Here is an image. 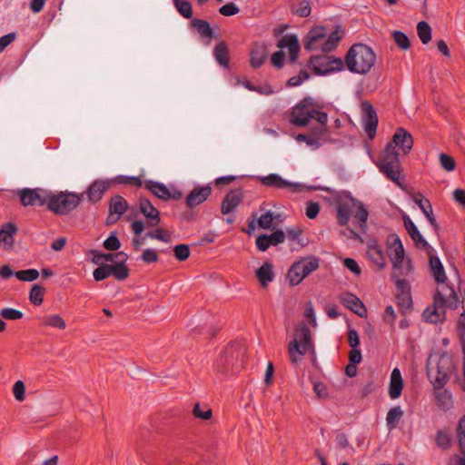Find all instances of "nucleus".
Segmentation results:
<instances>
[{
	"mask_svg": "<svg viewBox=\"0 0 465 465\" xmlns=\"http://www.w3.org/2000/svg\"><path fill=\"white\" fill-rule=\"evenodd\" d=\"M412 146L413 138L411 133L399 127L396 129L391 142L385 146L377 163L379 171L401 190H405L406 186L401 179L402 168L396 147L401 151L402 154H408Z\"/></svg>",
	"mask_w": 465,
	"mask_h": 465,
	"instance_id": "f257e3e1",
	"label": "nucleus"
},
{
	"mask_svg": "<svg viewBox=\"0 0 465 465\" xmlns=\"http://www.w3.org/2000/svg\"><path fill=\"white\" fill-rule=\"evenodd\" d=\"M316 107L317 105L312 97H304L292 108L290 123L294 126L304 127L309 124L312 119H316L319 123L316 134H328V114L317 110Z\"/></svg>",
	"mask_w": 465,
	"mask_h": 465,
	"instance_id": "f03ea898",
	"label": "nucleus"
},
{
	"mask_svg": "<svg viewBox=\"0 0 465 465\" xmlns=\"http://www.w3.org/2000/svg\"><path fill=\"white\" fill-rule=\"evenodd\" d=\"M376 54L365 44H354L347 52L344 63L347 69L354 74H366L374 65Z\"/></svg>",
	"mask_w": 465,
	"mask_h": 465,
	"instance_id": "7ed1b4c3",
	"label": "nucleus"
},
{
	"mask_svg": "<svg viewBox=\"0 0 465 465\" xmlns=\"http://www.w3.org/2000/svg\"><path fill=\"white\" fill-rule=\"evenodd\" d=\"M84 194L70 192L53 193L50 192L47 210L56 215H66L77 208Z\"/></svg>",
	"mask_w": 465,
	"mask_h": 465,
	"instance_id": "20e7f679",
	"label": "nucleus"
},
{
	"mask_svg": "<svg viewBox=\"0 0 465 465\" xmlns=\"http://www.w3.org/2000/svg\"><path fill=\"white\" fill-rule=\"evenodd\" d=\"M245 348L239 343H232L221 353V358L217 362V368L220 372L227 373L239 371L243 367L245 359Z\"/></svg>",
	"mask_w": 465,
	"mask_h": 465,
	"instance_id": "39448f33",
	"label": "nucleus"
},
{
	"mask_svg": "<svg viewBox=\"0 0 465 465\" xmlns=\"http://www.w3.org/2000/svg\"><path fill=\"white\" fill-rule=\"evenodd\" d=\"M455 365L452 357L444 352L442 353L435 367H427V375L433 384L434 390H440L444 387L450 379V375L454 371Z\"/></svg>",
	"mask_w": 465,
	"mask_h": 465,
	"instance_id": "423d86ee",
	"label": "nucleus"
},
{
	"mask_svg": "<svg viewBox=\"0 0 465 465\" xmlns=\"http://www.w3.org/2000/svg\"><path fill=\"white\" fill-rule=\"evenodd\" d=\"M294 335V340L289 344V356L291 362L296 364L299 361V355L303 356L313 351V343L311 330L305 323H302L296 329Z\"/></svg>",
	"mask_w": 465,
	"mask_h": 465,
	"instance_id": "0eeeda50",
	"label": "nucleus"
},
{
	"mask_svg": "<svg viewBox=\"0 0 465 465\" xmlns=\"http://www.w3.org/2000/svg\"><path fill=\"white\" fill-rule=\"evenodd\" d=\"M319 267V259L314 256L302 258L295 262L288 271L287 278L292 286H296L302 280L316 271Z\"/></svg>",
	"mask_w": 465,
	"mask_h": 465,
	"instance_id": "6e6552de",
	"label": "nucleus"
},
{
	"mask_svg": "<svg viewBox=\"0 0 465 465\" xmlns=\"http://www.w3.org/2000/svg\"><path fill=\"white\" fill-rule=\"evenodd\" d=\"M388 253L392 262V278H398L402 272V263L404 261L405 251L400 237L395 234H390L386 241Z\"/></svg>",
	"mask_w": 465,
	"mask_h": 465,
	"instance_id": "1a4fd4ad",
	"label": "nucleus"
},
{
	"mask_svg": "<svg viewBox=\"0 0 465 465\" xmlns=\"http://www.w3.org/2000/svg\"><path fill=\"white\" fill-rule=\"evenodd\" d=\"M310 66L315 74L326 75L328 74L342 70L343 62L340 58L321 54L311 57Z\"/></svg>",
	"mask_w": 465,
	"mask_h": 465,
	"instance_id": "9d476101",
	"label": "nucleus"
},
{
	"mask_svg": "<svg viewBox=\"0 0 465 465\" xmlns=\"http://www.w3.org/2000/svg\"><path fill=\"white\" fill-rule=\"evenodd\" d=\"M21 204L26 206H44L48 205L50 192L43 188H24L16 193Z\"/></svg>",
	"mask_w": 465,
	"mask_h": 465,
	"instance_id": "9b49d317",
	"label": "nucleus"
},
{
	"mask_svg": "<svg viewBox=\"0 0 465 465\" xmlns=\"http://www.w3.org/2000/svg\"><path fill=\"white\" fill-rule=\"evenodd\" d=\"M258 180L264 186L274 189H287L292 193H302L305 189L303 184L285 180L278 173H270L266 176H259Z\"/></svg>",
	"mask_w": 465,
	"mask_h": 465,
	"instance_id": "f8f14e48",
	"label": "nucleus"
},
{
	"mask_svg": "<svg viewBox=\"0 0 465 465\" xmlns=\"http://www.w3.org/2000/svg\"><path fill=\"white\" fill-rule=\"evenodd\" d=\"M395 279L396 285V303L402 314H408L412 310V298L411 293V285L405 279Z\"/></svg>",
	"mask_w": 465,
	"mask_h": 465,
	"instance_id": "ddd939ff",
	"label": "nucleus"
},
{
	"mask_svg": "<svg viewBox=\"0 0 465 465\" xmlns=\"http://www.w3.org/2000/svg\"><path fill=\"white\" fill-rule=\"evenodd\" d=\"M444 295L440 292H436L432 307H428L423 311L422 317L425 322L438 323L445 318Z\"/></svg>",
	"mask_w": 465,
	"mask_h": 465,
	"instance_id": "4468645a",
	"label": "nucleus"
},
{
	"mask_svg": "<svg viewBox=\"0 0 465 465\" xmlns=\"http://www.w3.org/2000/svg\"><path fill=\"white\" fill-rule=\"evenodd\" d=\"M112 184L113 181L110 179H97L88 186L85 192L80 194H84V197L86 196L88 202L97 203L102 200L104 193Z\"/></svg>",
	"mask_w": 465,
	"mask_h": 465,
	"instance_id": "2eb2a0df",
	"label": "nucleus"
},
{
	"mask_svg": "<svg viewBox=\"0 0 465 465\" xmlns=\"http://www.w3.org/2000/svg\"><path fill=\"white\" fill-rule=\"evenodd\" d=\"M340 302L360 317L367 316V309L363 302L351 292H341L338 295Z\"/></svg>",
	"mask_w": 465,
	"mask_h": 465,
	"instance_id": "dca6fc26",
	"label": "nucleus"
},
{
	"mask_svg": "<svg viewBox=\"0 0 465 465\" xmlns=\"http://www.w3.org/2000/svg\"><path fill=\"white\" fill-rule=\"evenodd\" d=\"M362 110L365 114L364 130L370 139H373L376 134L378 125V116L373 106L369 102L361 104Z\"/></svg>",
	"mask_w": 465,
	"mask_h": 465,
	"instance_id": "f3484780",
	"label": "nucleus"
},
{
	"mask_svg": "<svg viewBox=\"0 0 465 465\" xmlns=\"http://www.w3.org/2000/svg\"><path fill=\"white\" fill-rule=\"evenodd\" d=\"M349 199L352 203V206L356 208V211L353 214V224L361 233H365L367 230L369 211L361 202L354 199L351 196H350Z\"/></svg>",
	"mask_w": 465,
	"mask_h": 465,
	"instance_id": "a211bd4d",
	"label": "nucleus"
},
{
	"mask_svg": "<svg viewBox=\"0 0 465 465\" xmlns=\"http://www.w3.org/2000/svg\"><path fill=\"white\" fill-rule=\"evenodd\" d=\"M243 199V193L241 188L231 190L223 198L221 205V213L223 215L234 211Z\"/></svg>",
	"mask_w": 465,
	"mask_h": 465,
	"instance_id": "6ab92c4d",
	"label": "nucleus"
},
{
	"mask_svg": "<svg viewBox=\"0 0 465 465\" xmlns=\"http://www.w3.org/2000/svg\"><path fill=\"white\" fill-rule=\"evenodd\" d=\"M277 46L280 49L287 48L289 50V60L291 64H293L298 59L300 53V44L297 35H285L277 43Z\"/></svg>",
	"mask_w": 465,
	"mask_h": 465,
	"instance_id": "aec40b11",
	"label": "nucleus"
},
{
	"mask_svg": "<svg viewBox=\"0 0 465 465\" xmlns=\"http://www.w3.org/2000/svg\"><path fill=\"white\" fill-rule=\"evenodd\" d=\"M212 193L210 185L196 186L187 195L185 203L189 208H194L205 202Z\"/></svg>",
	"mask_w": 465,
	"mask_h": 465,
	"instance_id": "412c9836",
	"label": "nucleus"
},
{
	"mask_svg": "<svg viewBox=\"0 0 465 465\" xmlns=\"http://www.w3.org/2000/svg\"><path fill=\"white\" fill-rule=\"evenodd\" d=\"M139 210L147 219L149 226L154 227L160 223V213L147 198L139 199Z\"/></svg>",
	"mask_w": 465,
	"mask_h": 465,
	"instance_id": "4be33fe9",
	"label": "nucleus"
},
{
	"mask_svg": "<svg viewBox=\"0 0 465 465\" xmlns=\"http://www.w3.org/2000/svg\"><path fill=\"white\" fill-rule=\"evenodd\" d=\"M351 195L348 194L347 200L339 199L336 203L337 210V223L340 226H345L348 224L350 218L351 216V208L352 203L350 201L349 197Z\"/></svg>",
	"mask_w": 465,
	"mask_h": 465,
	"instance_id": "5701e85b",
	"label": "nucleus"
},
{
	"mask_svg": "<svg viewBox=\"0 0 465 465\" xmlns=\"http://www.w3.org/2000/svg\"><path fill=\"white\" fill-rule=\"evenodd\" d=\"M17 226L13 223H6L0 228V243H4L5 249L10 250L14 245V236L17 232Z\"/></svg>",
	"mask_w": 465,
	"mask_h": 465,
	"instance_id": "b1692460",
	"label": "nucleus"
},
{
	"mask_svg": "<svg viewBox=\"0 0 465 465\" xmlns=\"http://www.w3.org/2000/svg\"><path fill=\"white\" fill-rule=\"evenodd\" d=\"M403 389V379L398 368L392 370L389 385V396L394 400L401 396Z\"/></svg>",
	"mask_w": 465,
	"mask_h": 465,
	"instance_id": "393cba45",
	"label": "nucleus"
},
{
	"mask_svg": "<svg viewBox=\"0 0 465 465\" xmlns=\"http://www.w3.org/2000/svg\"><path fill=\"white\" fill-rule=\"evenodd\" d=\"M367 255L369 259L379 268L383 269L386 265V258L381 246L374 240L368 245Z\"/></svg>",
	"mask_w": 465,
	"mask_h": 465,
	"instance_id": "a878e982",
	"label": "nucleus"
},
{
	"mask_svg": "<svg viewBox=\"0 0 465 465\" xmlns=\"http://www.w3.org/2000/svg\"><path fill=\"white\" fill-rule=\"evenodd\" d=\"M215 61L223 68H229L230 55L228 45L225 42L220 41L215 45L213 51Z\"/></svg>",
	"mask_w": 465,
	"mask_h": 465,
	"instance_id": "bb28decb",
	"label": "nucleus"
},
{
	"mask_svg": "<svg viewBox=\"0 0 465 465\" xmlns=\"http://www.w3.org/2000/svg\"><path fill=\"white\" fill-rule=\"evenodd\" d=\"M268 55L267 47L264 44H256L250 54V63L253 68L262 65Z\"/></svg>",
	"mask_w": 465,
	"mask_h": 465,
	"instance_id": "cd10ccee",
	"label": "nucleus"
},
{
	"mask_svg": "<svg viewBox=\"0 0 465 465\" xmlns=\"http://www.w3.org/2000/svg\"><path fill=\"white\" fill-rule=\"evenodd\" d=\"M429 266L430 274L435 282L438 283H444L447 277L440 258L438 256H430Z\"/></svg>",
	"mask_w": 465,
	"mask_h": 465,
	"instance_id": "c85d7f7f",
	"label": "nucleus"
},
{
	"mask_svg": "<svg viewBox=\"0 0 465 465\" xmlns=\"http://www.w3.org/2000/svg\"><path fill=\"white\" fill-rule=\"evenodd\" d=\"M327 35L326 28L324 26H317L312 28L307 35V39L304 44V48L308 51L314 49L315 45L325 39Z\"/></svg>",
	"mask_w": 465,
	"mask_h": 465,
	"instance_id": "c756f323",
	"label": "nucleus"
},
{
	"mask_svg": "<svg viewBox=\"0 0 465 465\" xmlns=\"http://www.w3.org/2000/svg\"><path fill=\"white\" fill-rule=\"evenodd\" d=\"M91 253L93 254V262L97 265H105V262H115L118 259H123L125 257V252H118L116 253H104L97 250H92Z\"/></svg>",
	"mask_w": 465,
	"mask_h": 465,
	"instance_id": "7c9ffc66",
	"label": "nucleus"
},
{
	"mask_svg": "<svg viewBox=\"0 0 465 465\" xmlns=\"http://www.w3.org/2000/svg\"><path fill=\"white\" fill-rule=\"evenodd\" d=\"M144 187L159 199L170 200V190L163 183L149 180L145 182Z\"/></svg>",
	"mask_w": 465,
	"mask_h": 465,
	"instance_id": "2f4dec72",
	"label": "nucleus"
},
{
	"mask_svg": "<svg viewBox=\"0 0 465 465\" xmlns=\"http://www.w3.org/2000/svg\"><path fill=\"white\" fill-rule=\"evenodd\" d=\"M342 29L340 25H337L335 30L332 31L327 37V39L324 40V42L322 44V50L324 53H329L334 50L338 45L339 42L341 39L342 35Z\"/></svg>",
	"mask_w": 465,
	"mask_h": 465,
	"instance_id": "473e14b6",
	"label": "nucleus"
},
{
	"mask_svg": "<svg viewBox=\"0 0 465 465\" xmlns=\"http://www.w3.org/2000/svg\"><path fill=\"white\" fill-rule=\"evenodd\" d=\"M127 254L123 259H118L114 264H111L112 275L118 281H124L129 276V269L125 262L127 261Z\"/></svg>",
	"mask_w": 465,
	"mask_h": 465,
	"instance_id": "72a5a7b5",
	"label": "nucleus"
},
{
	"mask_svg": "<svg viewBox=\"0 0 465 465\" xmlns=\"http://www.w3.org/2000/svg\"><path fill=\"white\" fill-rule=\"evenodd\" d=\"M317 127L312 128L311 134H300L297 135L296 140L298 142H304L308 145L314 148H319L322 142L325 140L324 137L327 134H317Z\"/></svg>",
	"mask_w": 465,
	"mask_h": 465,
	"instance_id": "f704fd0d",
	"label": "nucleus"
},
{
	"mask_svg": "<svg viewBox=\"0 0 465 465\" xmlns=\"http://www.w3.org/2000/svg\"><path fill=\"white\" fill-rule=\"evenodd\" d=\"M256 277L258 278L261 285L266 287L269 282L274 279V273L272 271V264L266 262L257 271Z\"/></svg>",
	"mask_w": 465,
	"mask_h": 465,
	"instance_id": "c9c22d12",
	"label": "nucleus"
},
{
	"mask_svg": "<svg viewBox=\"0 0 465 465\" xmlns=\"http://www.w3.org/2000/svg\"><path fill=\"white\" fill-rule=\"evenodd\" d=\"M128 203L121 195L116 194L111 198L109 203V213H115L118 217L121 216L127 211Z\"/></svg>",
	"mask_w": 465,
	"mask_h": 465,
	"instance_id": "e433bc0d",
	"label": "nucleus"
},
{
	"mask_svg": "<svg viewBox=\"0 0 465 465\" xmlns=\"http://www.w3.org/2000/svg\"><path fill=\"white\" fill-rule=\"evenodd\" d=\"M457 440L461 453L460 464L465 465V414L460 419L457 425Z\"/></svg>",
	"mask_w": 465,
	"mask_h": 465,
	"instance_id": "4c0bfd02",
	"label": "nucleus"
},
{
	"mask_svg": "<svg viewBox=\"0 0 465 465\" xmlns=\"http://www.w3.org/2000/svg\"><path fill=\"white\" fill-rule=\"evenodd\" d=\"M191 26L197 30L202 37L212 39L214 36L212 27L206 20L194 18L191 21Z\"/></svg>",
	"mask_w": 465,
	"mask_h": 465,
	"instance_id": "58836bf2",
	"label": "nucleus"
},
{
	"mask_svg": "<svg viewBox=\"0 0 465 465\" xmlns=\"http://www.w3.org/2000/svg\"><path fill=\"white\" fill-rule=\"evenodd\" d=\"M437 292H440V290H438ZM440 292L445 294L444 295V299H445L444 307L447 306L451 310H455L458 308L460 300L452 287L442 286Z\"/></svg>",
	"mask_w": 465,
	"mask_h": 465,
	"instance_id": "ea45409f",
	"label": "nucleus"
},
{
	"mask_svg": "<svg viewBox=\"0 0 465 465\" xmlns=\"http://www.w3.org/2000/svg\"><path fill=\"white\" fill-rule=\"evenodd\" d=\"M279 217V214L272 212L271 210L266 211L257 219V224L260 228L264 230L275 229V220Z\"/></svg>",
	"mask_w": 465,
	"mask_h": 465,
	"instance_id": "a19ab883",
	"label": "nucleus"
},
{
	"mask_svg": "<svg viewBox=\"0 0 465 465\" xmlns=\"http://www.w3.org/2000/svg\"><path fill=\"white\" fill-rule=\"evenodd\" d=\"M403 414L404 412L400 406H395L388 411L386 416V425L390 431L398 426V423L403 417Z\"/></svg>",
	"mask_w": 465,
	"mask_h": 465,
	"instance_id": "79ce46f5",
	"label": "nucleus"
},
{
	"mask_svg": "<svg viewBox=\"0 0 465 465\" xmlns=\"http://www.w3.org/2000/svg\"><path fill=\"white\" fill-rule=\"evenodd\" d=\"M435 401L438 407L442 410H449L452 405L451 393L448 390H435Z\"/></svg>",
	"mask_w": 465,
	"mask_h": 465,
	"instance_id": "37998d69",
	"label": "nucleus"
},
{
	"mask_svg": "<svg viewBox=\"0 0 465 465\" xmlns=\"http://www.w3.org/2000/svg\"><path fill=\"white\" fill-rule=\"evenodd\" d=\"M412 201L420 207L424 215L431 214L432 206L428 199H425L421 193L411 194Z\"/></svg>",
	"mask_w": 465,
	"mask_h": 465,
	"instance_id": "c03bdc74",
	"label": "nucleus"
},
{
	"mask_svg": "<svg viewBox=\"0 0 465 465\" xmlns=\"http://www.w3.org/2000/svg\"><path fill=\"white\" fill-rule=\"evenodd\" d=\"M431 27L426 21H420L417 24V34L423 45H427L431 40Z\"/></svg>",
	"mask_w": 465,
	"mask_h": 465,
	"instance_id": "a18cd8bd",
	"label": "nucleus"
},
{
	"mask_svg": "<svg viewBox=\"0 0 465 465\" xmlns=\"http://www.w3.org/2000/svg\"><path fill=\"white\" fill-rule=\"evenodd\" d=\"M45 293V288L41 285L35 284L30 290L29 300L34 305L39 306L44 302Z\"/></svg>",
	"mask_w": 465,
	"mask_h": 465,
	"instance_id": "49530a36",
	"label": "nucleus"
},
{
	"mask_svg": "<svg viewBox=\"0 0 465 465\" xmlns=\"http://www.w3.org/2000/svg\"><path fill=\"white\" fill-rule=\"evenodd\" d=\"M173 5L177 12L186 19H190L193 16V7L187 0H173Z\"/></svg>",
	"mask_w": 465,
	"mask_h": 465,
	"instance_id": "de8ad7c7",
	"label": "nucleus"
},
{
	"mask_svg": "<svg viewBox=\"0 0 465 465\" xmlns=\"http://www.w3.org/2000/svg\"><path fill=\"white\" fill-rule=\"evenodd\" d=\"M43 325L50 326L59 330H64L66 328L65 321L58 314H53L45 317L43 322Z\"/></svg>",
	"mask_w": 465,
	"mask_h": 465,
	"instance_id": "09e8293b",
	"label": "nucleus"
},
{
	"mask_svg": "<svg viewBox=\"0 0 465 465\" xmlns=\"http://www.w3.org/2000/svg\"><path fill=\"white\" fill-rule=\"evenodd\" d=\"M15 276L22 282H33L39 277V272L36 269L21 270L15 272Z\"/></svg>",
	"mask_w": 465,
	"mask_h": 465,
	"instance_id": "8fccbe9b",
	"label": "nucleus"
},
{
	"mask_svg": "<svg viewBox=\"0 0 465 465\" xmlns=\"http://www.w3.org/2000/svg\"><path fill=\"white\" fill-rule=\"evenodd\" d=\"M392 38L397 46L402 50H408L411 47V42L407 35L401 31H394Z\"/></svg>",
	"mask_w": 465,
	"mask_h": 465,
	"instance_id": "3c124183",
	"label": "nucleus"
},
{
	"mask_svg": "<svg viewBox=\"0 0 465 465\" xmlns=\"http://www.w3.org/2000/svg\"><path fill=\"white\" fill-rule=\"evenodd\" d=\"M113 183L128 184L135 187H142L143 182L139 177L136 176H124L119 175L112 180Z\"/></svg>",
	"mask_w": 465,
	"mask_h": 465,
	"instance_id": "603ef678",
	"label": "nucleus"
},
{
	"mask_svg": "<svg viewBox=\"0 0 465 465\" xmlns=\"http://www.w3.org/2000/svg\"><path fill=\"white\" fill-rule=\"evenodd\" d=\"M312 12V2L310 0H302L293 9V13L301 17H307Z\"/></svg>",
	"mask_w": 465,
	"mask_h": 465,
	"instance_id": "864d4df0",
	"label": "nucleus"
},
{
	"mask_svg": "<svg viewBox=\"0 0 465 465\" xmlns=\"http://www.w3.org/2000/svg\"><path fill=\"white\" fill-rule=\"evenodd\" d=\"M440 166L447 172H452L456 168L454 158L447 153H440L439 156Z\"/></svg>",
	"mask_w": 465,
	"mask_h": 465,
	"instance_id": "5fc2aeb1",
	"label": "nucleus"
},
{
	"mask_svg": "<svg viewBox=\"0 0 465 465\" xmlns=\"http://www.w3.org/2000/svg\"><path fill=\"white\" fill-rule=\"evenodd\" d=\"M111 264H105V265H99L94 271V279L96 282H101L110 275H112L111 272Z\"/></svg>",
	"mask_w": 465,
	"mask_h": 465,
	"instance_id": "6e6d98bb",
	"label": "nucleus"
},
{
	"mask_svg": "<svg viewBox=\"0 0 465 465\" xmlns=\"http://www.w3.org/2000/svg\"><path fill=\"white\" fill-rule=\"evenodd\" d=\"M402 220H403L404 227L407 230V232L411 239H415V237H418V235L420 234V231L418 230L415 223L411 221V219L407 214L403 215Z\"/></svg>",
	"mask_w": 465,
	"mask_h": 465,
	"instance_id": "4d7b16f0",
	"label": "nucleus"
},
{
	"mask_svg": "<svg viewBox=\"0 0 465 465\" xmlns=\"http://www.w3.org/2000/svg\"><path fill=\"white\" fill-rule=\"evenodd\" d=\"M174 256L178 261L183 262L190 256V249L187 244H178L173 248Z\"/></svg>",
	"mask_w": 465,
	"mask_h": 465,
	"instance_id": "13d9d810",
	"label": "nucleus"
},
{
	"mask_svg": "<svg viewBox=\"0 0 465 465\" xmlns=\"http://www.w3.org/2000/svg\"><path fill=\"white\" fill-rule=\"evenodd\" d=\"M145 236L151 239H157L164 242H170V234L164 229L162 228H157L154 231H150L146 233Z\"/></svg>",
	"mask_w": 465,
	"mask_h": 465,
	"instance_id": "bf43d9fd",
	"label": "nucleus"
},
{
	"mask_svg": "<svg viewBox=\"0 0 465 465\" xmlns=\"http://www.w3.org/2000/svg\"><path fill=\"white\" fill-rule=\"evenodd\" d=\"M0 315L5 320H19L23 317V312L13 308H4L0 311Z\"/></svg>",
	"mask_w": 465,
	"mask_h": 465,
	"instance_id": "052dcab7",
	"label": "nucleus"
},
{
	"mask_svg": "<svg viewBox=\"0 0 465 465\" xmlns=\"http://www.w3.org/2000/svg\"><path fill=\"white\" fill-rule=\"evenodd\" d=\"M193 414L195 418L202 420H209L212 417L213 411L207 406L204 407V410H202L201 405L199 403H196L193 407Z\"/></svg>",
	"mask_w": 465,
	"mask_h": 465,
	"instance_id": "680f3d73",
	"label": "nucleus"
},
{
	"mask_svg": "<svg viewBox=\"0 0 465 465\" xmlns=\"http://www.w3.org/2000/svg\"><path fill=\"white\" fill-rule=\"evenodd\" d=\"M104 247L108 251H116L121 247V242L115 233H111L104 242Z\"/></svg>",
	"mask_w": 465,
	"mask_h": 465,
	"instance_id": "e2e57ef3",
	"label": "nucleus"
},
{
	"mask_svg": "<svg viewBox=\"0 0 465 465\" xmlns=\"http://www.w3.org/2000/svg\"><path fill=\"white\" fill-rule=\"evenodd\" d=\"M321 210L320 203L317 202L310 201L306 203L305 214L309 219H315Z\"/></svg>",
	"mask_w": 465,
	"mask_h": 465,
	"instance_id": "0e129e2a",
	"label": "nucleus"
},
{
	"mask_svg": "<svg viewBox=\"0 0 465 465\" xmlns=\"http://www.w3.org/2000/svg\"><path fill=\"white\" fill-rule=\"evenodd\" d=\"M141 259L145 263H153V262H158L159 256L155 250L147 248V249L143 250Z\"/></svg>",
	"mask_w": 465,
	"mask_h": 465,
	"instance_id": "69168bd1",
	"label": "nucleus"
},
{
	"mask_svg": "<svg viewBox=\"0 0 465 465\" xmlns=\"http://www.w3.org/2000/svg\"><path fill=\"white\" fill-rule=\"evenodd\" d=\"M309 78V74L306 71H301L296 76L291 77L287 82V86L294 87L302 84L305 80Z\"/></svg>",
	"mask_w": 465,
	"mask_h": 465,
	"instance_id": "338daca9",
	"label": "nucleus"
},
{
	"mask_svg": "<svg viewBox=\"0 0 465 465\" xmlns=\"http://www.w3.org/2000/svg\"><path fill=\"white\" fill-rule=\"evenodd\" d=\"M13 392H14L15 398L17 401H24L25 393V385L24 381H17L13 386Z\"/></svg>",
	"mask_w": 465,
	"mask_h": 465,
	"instance_id": "774afa93",
	"label": "nucleus"
}]
</instances>
